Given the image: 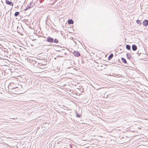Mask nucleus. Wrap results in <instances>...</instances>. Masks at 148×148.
<instances>
[{"instance_id":"1","label":"nucleus","mask_w":148,"mask_h":148,"mask_svg":"<svg viewBox=\"0 0 148 148\" xmlns=\"http://www.w3.org/2000/svg\"><path fill=\"white\" fill-rule=\"evenodd\" d=\"M21 87V86L18 85V86H15V87H13L11 88L12 91L16 92L17 91H18L20 90V88Z\"/></svg>"},{"instance_id":"2","label":"nucleus","mask_w":148,"mask_h":148,"mask_svg":"<svg viewBox=\"0 0 148 148\" xmlns=\"http://www.w3.org/2000/svg\"><path fill=\"white\" fill-rule=\"evenodd\" d=\"M34 5V3L32 2L30 3L26 7V8L24 9V11H25L27 10L32 8Z\"/></svg>"},{"instance_id":"3","label":"nucleus","mask_w":148,"mask_h":148,"mask_svg":"<svg viewBox=\"0 0 148 148\" xmlns=\"http://www.w3.org/2000/svg\"><path fill=\"white\" fill-rule=\"evenodd\" d=\"M45 64H43L42 63H38L37 65L36 66L37 67L41 69H45Z\"/></svg>"},{"instance_id":"4","label":"nucleus","mask_w":148,"mask_h":148,"mask_svg":"<svg viewBox=\"0 0 148 148\" xmlns=\"http://www.w3.org/2000/svg\"><path fill=\"white\" fill-rule=\"evenodd\" d=\"M46 41L49 42H53V39L50 36H48L47 38Z\"/></svg>"},{"instance_id":"5","label":"nucleus","mask_w":148,"mask_h":148,"mask_svg":"<svg viewBox=\"0 0 148 148\" xmlns=\"http://www.w3.org/2000/svg\"><path fill=\"white\" fill-rule=\"evenodd\" d=\"M74 55L75 57H78L80 56V53L78 51H74L73 52Z\"/></svg>"},{"instance_id":"6","label":"nucleus","mask_w":148,"mask_h":148,"mask_svg":"<svg viewBox=\"0 0 148 148\" xmlns=\"http://www.w3.org/2000/svg\"><path fill=\"white\" fill-rule=\"evenodd\" d=\"M5 3L8 5L13 6L14 5L13 3L11 1L8 0H5Z\"/></svg>"},{"instance_id":"7","label":"nucleus","mask_w":148,"mask_h":148,"mask_svg":"<svg viewBox=\"0 0 148 148\" xmlns=\"http://www.w3.org/2000/svg\"><path fill=\"white\" fill-rule=\"evenodd\" d=\"M30 63L33 65H34L36 63V61L34 59H30L29 60Z\"/></svg>"},{"instance_id":"8","label":"nucleus","mask_w":148,"mask_h":148,"mask_svg":"<svg viewBox=\"0 0 148 148\" xmlns=\"http://www.w3.org/2000/svg\"><path fill=\"white\" fill-rule=\"evenodd\" d=\"M143 24L145 26H147L148 25V21L147 20H145L143 22Z\"/></svg>"},{"instance_id":"9","label":"nucleus","mask_w":148,"mask_h":148,"mask_svg":"<svg viewBox=\"0 0 148 148\" xmlns=\"http://www.w3.org/2000/svg\"><path fill=\"white\" fill-rule=\"evenodd\" d=\"M137 47L135 45H133L132 46V49L133 51H135L137 49Z\"/></svg>"},{"instance_id":"10","label":"nucleus","mask_w":148,"mask_h":148,"mask_svg":"<svg viewBox=\"0 0 148 148\" xmlns=\"http://www.w3.org/2000/svg\"><path fill=\"white\" fill-rule=\"evenodd\" d=\"M68 24L69 25L73 24L74 23V21L72 19H70L68 20Z\"/></svg>"},{"instance_id":"11","label":"nucleus","mask_w":148,"mask_h":148,"mask_svg":"<svg viewBox=\"0 0 148 148\" xmlns=\"http://www.w3.org/2000/svg\"><path fill=\"white\" fill-rule=\"evenodd\" d=\"M121 60L122 62L123 63H125V64L127 63V61H126V59L124 58H121Z\"/></svg>"},{"instance_id":"12","label":"nucleus","mask_w":148,"mask_h":148,"mask_svg":"<svg viewBox=\"0 0 148 148\" xmlns=\"http://www.w3.org/2000/svg\"><path fill=\"white\" fill-rule=\"evenodd\" d=\"M126 49L128 50H130L131 49V47L130 45H127L126 46Z\"/></svg>"},{"instance_id":"13","label":"nucleus","mask_w":148,"mask_h":148,"mask_svg":"<svg viewBox=\"0 0 148 148\" xmlns=\"http://www.w3.org/2000/svg\"><path fill=\"white\" fill-rule=\"evenodd\" d=\"M126 56L128 59H130V58L131 57V56L130 54L129 53H127L126 54Z\"/></svg>"},{"instance_id":"14","label":"nucleus","mask_w":148,"mask_h":148,"mask_svg":"<svg viewBox=\"0 0 148 148\" xmlns=\"http://www.w3.org/2000/svg\"><path fill=\"white\" fill-rule=\"evenodd\" d=\"M20 14V13L18 12H15L14 15L16 17L18 16Z\"/></svg>"},{"instance_id":"15","label":"nucleus","mask_w":148,"mask_h":148,"mask_svg":"<svg viewBox=\"0 0 148 148\" xmlns=\"http://www.w3.org/2000/svg\"><path fill=\"white\" fill-rule=\"evenodd\" d=\"M55 0H50V4H53L55 2Z\"/></svg>"},{"instance_id":"16","label":"nucleus","mask_w":148,"mask_h":148,"mask_svg":"<svg viewBox=\"0 0 148 148\" xmlns=\"http://www.w3.org/2000/svg\"><path fill=\"white\" fill-rule=\"evenodd\" d=\"M53 42L57 43L58 42V40L56 38H55L54 40L53 39Z\"/></svg>"},{"instance_id":"17","label":"nucleus","mask_w":148,"mask_h":148,"mask_svg":"<svg viewBox=\"0 0 148 148\" xmlns=\"http://www.w3.org/2000/svg\"><path fill=\"white\" fill-rule=\"evenodd\" d=\"M136 23L138 24L139 25H140L141 24V21L140 20H136Z\"/></svg>"},{"instance_id":"18","label":"nucleus","mask_w":148,"mask_h":148,"mask_svg":"<svg viewBox=\"0 0 148 148\" xmlns=\"http://www.w3.org/2000/svg\"><path fill=\"white\" fill-rule=\"evenodd\" d=\"M76 116L77 117L80 118L81 116V115L79 114L76 113Z\"/></svg>"},{"instance_id":"19","label":"nucleus","mask_w":148,"mask_h":148,"mask_svg":"<svg viewBox=\"0 0 148 148\" xmlns=\"http://www.w3.org/2000/svg\"><path fill=\"white\" fill-rule=\"evenodd\" d=\"M108 59L109 60H110L111 59V54H110L109 56L108 57Z\"/></svg>"},{"instance_id":"20","label":"nucleus","mask_w":148,"mask_h":148,"mask_svg":"<svg viewBox=\"0 0 148 148\" xmlns=\"http://www.w3.org/2000/svg\"><path fill=\"white\" fill-rule=\"evenodd\" d=\"M137 53L138 54H139V56L141 54L140 53H139L138 51L137 52Z\"/></svg>"},{"instance_id":"21","label":"nucleus","mask_w":148,"mask_h":148,"mask_svg":"<svg viewBox=\"0 0 148 148\" xmlns=\"http://www.w3.org/2000/svg\"><path fill=\"white\" fill-rule=\"evenodd\" d=\"M43 0H39V1L40 3H42L43 2Z\"/></svg>"},{"instance_id":"22","label":"nucleus","mask_w":148,"mask_h":148,"mask_svg":"<svg viewBox=\"0 0 148 148\" xmlns=\"http://www.w3.org/2000/svg\"><path fill=\"white\" fill-rule=\"evenodd\" d=\"M13 23H14V21H12V26L13 25Z\"/></svg>"},{"instance_id":"23","label":"nucleus","mask_w":148,"mask_h":148,"mask_svg":"<svg viewBox=\"0 0 148 148\" xmlns=\"http://www.w3.org/2000/svg\"><path fill=\"white\" fill-rule=\"evenodd\" d=\"M113 56V54L112 53V58Z\"/></svg>"},{"instance_id":"24","label":"nucleus","mask_w":148,"mask_h":148,"mask_svg":"<svg viewBox=\"0 0 148 148\" xmlns=\"http://www.w3.org/2000/svg\"><path fill=\"white\" fill-rule=\"evenodd\" d=\"M71 68V67H68V69H70V68Z\"/></svg>"},{"instance_id":"25","label":"nucleus","mask_w":148,"mask_h":148,"mask_svg":"<svg viewBox=\"0 0 148 148\" xmlns=\"http://www.w3.org/2000/svg\"><path fill=\"white\" fill-rule=\"evenodd\" d=\"M74 70H77V69H76L75 68H74Z\"/></svg>"},{"instance_id":"26","label":"nucleus","mask_w":148,"mask_h":148,"mask_svg":"<svg viewBox=\"0 0 148 148\" xmlns=\"http://www.w3.org/2000/svg\"><path fill=\"white\" fill-rule=\"evenodd\" d=\"M10 24H9V25H10Z\"/></svg>"},{"instance_id":"27","label":"nucleus","mask_w":148,"mask_h":148,"mask_svg":"<svg viewBox=\"0 0 148 148\" xmlns=\"http://www.w3.org/2000/svg\"><path fill=\"white\" fill-rule=\"evenodd\" d=\"M12 119H14V118H12Z\"/></svg>"},{"instance_id":"28","label":"nucleus","mask_w":148,"mask_h":148,"mask_svg":"<svg viewBox=\"0 0 148 148\" xmlns=\"http://www.w3.org/2000/svg\"><path fill=\"white\" fill-rule=\"evenodd\" d=\"M113 141H114V139H113Z\"/></svg>"}]
</instances>
